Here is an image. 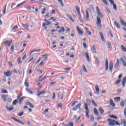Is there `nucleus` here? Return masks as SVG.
Wrapping results in <instances>:
<instances>
[{"label":"nucleus","instance_id":"f257e3e1","mask_svg":"<svg viewBox=\"0 0 126 126\" xmlns=\"http://www.w3.org/2000/svg\"><path fill=\"white\" fill-rule=\"evenodd\" d=\"M96 26L98 28H102V24H101V18L99 16H96Z\"/></svg>","mask_w":126,"mask_h":126},{"label":"nucleus","instance_id":"f03ea898","mask_svg":"<svg viewBox=\"0 0 126 126\" xmlns=\"http://www.w3.org/2000/svg\"><path fill=\"white\" fill-rule=\"evenodd\" d=\"M12 43V40H6L2 43V44L6 47H9Z\"/></svg>","mask_w":126,"mask_h":126},{"label":"nucleus","instance_id":"7ed1b4c3","mask_svg":"<svg viewBox=\"0 0 126 126\" xmlns=\"http://www.w3.org/2000/svg\"><path fill=\"white\" fill-rule=\"evenodd\" d=\"M107 121L109 122L108 123L109 126H116V121H115V120H113L111 119H108Z\"/></svg>","mask_w":126,"mask_h":126},{"label":"nucleus","instance_id":"20e7f679","mask_svg":"<svg viewBox=\"0 0 126 126\" xmlns=\"http://www.w3.org/2000/svg\"><path fill=\"white\" fill-rule=\"evenodd\" d=\"M95 9L96 10V13L97 15H98L99 17H101V18H102V17H103V14H102V13H101V10H100V9H99V7H98V6H96L95 7Z\"/></svg>","mask_w":126,"mask_h":126},{"label":"nucleus","instance_id":"39448f33","mask_svg":"<svg viewBox=\"0 0 126 126\" xmlns=\"http://www.w3.org/2000/svg\"><path fill=\"white\" fill-rule=\"evenodd\" d=\"M76 10L77 11V13H78V15L79 16V19H80V21H81L82 19V17H81V14L80 13V8L79 7L76 6L75 7Z\"/></svg>","mask_w":126,"mask_h":126},{"label":"nucleus","instance_id":"423d86ee","mask_svg":"<svg viewBox=\"0 0 126 126\" xmlns=\"http://www.w3.org/2000/svg\"><path fill=\"white\" fill-rule=\"evenodd\" d=\"M11 119H12V120H14V121H15V122H16L17 123H18L20 125H22V126H24L25 125L24 124V123H23L21 121H20V120H19L14 118V117H12Z\"/></svg>","mask_w":126,"mask_h":126},{"label":"nucleus","instance_id":"0eeeda50","mask_svg":"<svg viewBox=\"0 0 126 126\" xmlns=\"http://www.w3.org/2000/svg\"><path fill=\"white\" fill-rule=\"evenodd\" d=\"M113 67H114V63H113V61H110L109 62V70L110 72H112V71H113Z\"/></svg>","mask_w":126,"mask_h":126},{"label":"nucleus","instance_id":"6e6552de","mask_svg":"<svg viewBox=\"0 0 126 126\" xmlns=\"http://www.w3.org/2000/svg\"><path fill=\"white\" fill-rule=\"evenodd\" d=\"M81 107V104L79 103L77 105H76L75 107H73L72 110L73 111H77V110L79 109V108H80Z\"/></svg>","mask_w":126,"mask_h":126},{"label":"nucleus","instance_id":"1a4fd4ad","mask_svg":"<svg viewBox=\"0 0 126 126\" xmlns=\"http://www.w3.org/2000/svg\"><path fill=\"white\" fill-rule=\"evenodd\" d=\"M109 69V61H108V59L105 60V71H107Z\"/></svg>","mask_w":126,"mask_h":126},{"label":"nucleus","instance_id":"9d476101","mask_svg":"<svg viewBox=\"0 0 126 126\" xmlns=\"http://www.w3.org/2000/svg\"><path fill=\"white\" fill-rule=\"evenodd\" d=\"M77 31L78 32L79 35H82L83 34V32L80 30L78 26L76 27Z\"/></svg>","mask_w":126,"mask_h":126},{"label":"nucleus","instance_id":"9b49d317","mask_svg":"<svg viewBox=\"0 0 126 126\" xmlns=\"http://www.w3.org/2000/svg\"><path fill=\"white\" fill-rule=\"evenodd\" d=\"M22 27H23V28H25L26 30H29V26L24 24H21Z\"/></svg>","mask_w":126,"mask_h":126},{"label":"nucleus","instance_id":"f8f14e48","mask_svg":"<svg viewBox=\"0 0 126 126\" xmlns=\"http://www.w3.org/2000/svg\"><path fill=\"white\" fill-rule=\"evenodd\" d=\"M4 75H5V76H7V77H10V76H11V73H10V71H7L6 72L4 73Z\"/></svg>","mask_w":126,"mask_h":126},{"label":"nucleus","instance_id":"ddd939ff","mask_svg":"<svg viewBox=\"0 0 126 126\" xmlns=\"http://www.w3.org/2000/svg\"><path fill=\"white\" fill-rule=\"evenodd\" d=\"M92 51L93 53V54H96L97 53L96 50V47H95V45H93L92 48Z\"/></svg>","mask_w":126,"mask_h":126},{"label":"nucleus","instance_id":"4468645a","mask_svg":"<svg viewBox=\"0 0 126 126\" xmlns=\"http://www.w3.org/2000/svg\"><path fill=\"white\" fill-rule=\"evenodd\" d=\"M95 89L97 95H99L100 89L99 88V87H98V85H96L95 86Z\"/></svg>","mask_w":126,"mask_h":126},{"label":"nucleus","instance_id":"2eb2a0df","mask_svg":"<svg viewBox=\"0 0 126 126\" xmlns=\"http://www.w3.org/2000/svg\"><path fill=\"white\" fill-rule=\"evenodd\" d=\"M48 56L47 54H45V55H42V58H40L41 59H43V61H47V60H48Z\"/></svg>","mask_w":126,"mask_h":126},{"label":"nucleus","instance_id":"dca6fc26","mask_svg":"<svg viewBox=\"0 0 126 126\" xmlns=\"http://www.w3.org/2000/svg\"><path fill=\"white\" fill-rule=\"evenodd\" d=\"M2 99L4 101V102H6V98L8 97V95L7 94H3L2 95Z\"/></svg>","mask_w":126,"mask_h":126},{"label":"nucleus","instance_id":"f3484780","mask_svg":"<svg viewBox=\"0 0 126 126\" xmlns=\"http://www.w3.org/2000/svg\"><path fill=\"white\" fill-rule=\"evenodd\" d=\"M114 25H115L116 27H117V28L118 29H121V25L120 24H119V23L117 22V21L114 22Z\"/></svg>","mask_w":126,"mask_h":126},{"label":"nucleus","instance_id":"a211bd4d","mask_svg":"<svg viewBox=\"0 0 126 126\" xmlns=\"http://www.w3.org/2000/svg\"><path fill=\"white\" fill-rule=\"evenodd\" d=\"M120 61L122 62V64L124 65V66L126 67V61H125L124 59H123V58H120Z\"/></svg>","mask_w":126,"mask_h":126},{"label":"nucleus","instance_id":"6ab92c4d","mask_svg":"<svg viewBox=\"0 0 126 126\" xmlns=\"http://www.w3.org/2000/svg\"><path fill=\"white\" fill-rule=\"evenodd\" d=\"M110 105L112 106V107H115L116 106V104L114 103V101H113V99H110Z\"/></svg>","mask_w":126,"mask_h":126},{"label":"nucleus","instance_id":"aec40b11","mask_svg":"<svg viewBox=\"0 0 126 126\" xmlns=\"http://www.w3.org/2000/svg\"><path fill=\"white\" fill-rule=\"evenodd\" d=\"M46 22H48V23H44L42 25V27H45L46 26H48V25H51V24H52V23L49 21H46Z\"/></svg>","mask_w":126,"mask_h":126},{"label":"nucleus","instance_id":"412c9836","mask_svg":"<svg viewBox=\"0 0 126 126\" xmlns=\"http://www.w3.org/2000/svg\"><path fill=\"white\" fill-rule=\"evenodd\" d=\"M94 113L95 116H99V113H98V110L96 108L94 109Z\"/></svg>","mask_w":126,"mask_h":126},{"label":"nucleus","instance_id":"4be33fe9","mask_svg":"<svg viewBox=\"0 0 126 126\" xmlns=\"http://www.w3.org/2000/svg\"><path fill=\"white\" fill-rule=\"evenodd\" d=\"M27 105H28L29 106V107H30V108H32V109L34 108V105L31 103V102L28 101L27 103Z\"/></svg>","mask_w":126,"mask_h":126},{"label":"nucleus","instance_id":"5701e85b","mask_svg":"<svg viewBox=\"0 0 126 126\" xmlns=\"http://www.w3.org/2000/svg\"><path fill=\"white\" fill-rule=\"evenodd\" d=\"M86 17L88 20H89V12L87 10H86Z\"/></svg>","mask_w":126,"mask_h":126},{"label":"nucleus","instance_id":"b1692460","mask_svg":"<svg viewBox=\"0 0 126 126\" xmlns=\"http://www.w3.org/2000/svg\"><path fill=\"white\" fill-rule=\"evenodd\" d=\"M86 57L87 62H90V58H89V54H88V52H86Z\"/></svg>","mask_w":126,"mask_h":126},{"label":"nucleus","instance_id":"393cba45","mask_svg":"<svg viewBox=\"0 0 126 126\" xmlns=\"http://www.w3.org/2000/svg\"><path fill=\"white\" fill-rule=\"evenodd\" d=\"M67 17H68L72 22H74V20L72 19V17L70 16V15L67 14Z\"/></svg>","mask_w":126,"mask_h":126},{"label":"nucleus","instance_id":"a878e982","mask_svg":"<svg viewBox=\"0 0 126 126\" xmlns=\"http://www.w3.org/2000/svg\"><path fill=\"white\" fill-rule=\"evenodd\" d=\"M99 35L101 37V39L102 41H103V42H104V41H105V39L104 38V36L103 35V34L101 32H99Z\"/></svg>","mask_w":126,"mask_h":126},{"label":"nucleus","instance_id":"bb28decb","mask_svg":"<svg viewBox=\"0 0 126 126\" xmlns=\"http://www.w3.org/2000/svg\"><path fill=\"white\" fill-rule=\"evenodd\" d=\"M120 22H121L122 25H123V26H125L126 27V23L124 21V20H123V19L120 20Z\"/></svg>","mask_w":126,"mask_h":126},{"label":"nucleus","instance_id":"cd10ccee","mask_svg":"<svg viewBox=\"0 0 126 126\" xmlns=\"http://www.w3.org/2000/svg\"><path fill=\"white\" fill-rule=\"evenodd\" d=\"M119 64H120V60L117 59L116 64L115 65V67H116V68H118V67H119Z\"/></svg>","mask_w":126,"mask_h":126},{"label":"nucleus","instance_id":"c85d7f7f","mask_svg":"<svg viewBox=\"0 0 126 126\" xmlns=\"http://www.w3.org/2000/svg\"><path fill=\"white\" fill-rule=\"evenodd\" d=\"M44 94H45V91H42V92L37 94V96H40V95H44Z\"/></svg>","mask_w":126,"mask_h":126},{"label":"nucleus","instance_id":"c756f323","mask_svg":"<svg viewBox=\"0 0 126 126\" xmlns=\"http://www.w3.org/2000/svg\"><path fill=\"white\" fill-rule=\"evenodd\" d=\"M84 106H85V109L86 111H89V109L88 108V105L87 103H84Z\"/></svg>","mask_w":126,"mask_h":126},{"label":"nucleus","instance_id":"7c9ffc66","mask_svg":"<svg viewBox=\"0 0 126 126\" xmlns=\"http://www.w3.org/2000/svg\"><path fill=\"white\" fill-rule=\"evenodd\" d=\"M6 110H8L9 112H11V111H12V110H13V109H14V107L8 108V107L6 106Z\"/></svg>","mask_w":126,"mask_h":126},{"label":"nucleus","instance_id":"2f4dec72","mask_svg":"<svg viewBox=\"0 0 126 126\" xmlns=\"http://www.w3.org/2000/svg\"><path fill=\"white\" fill-rule=\"evenodd\" d=\"M26 91H27V92L29 93V94H31V95H32V94H33V92H32V91H30V90H28V89L26 88Z\"/></svg>","mask_w":126,"mask_h":126},{"label":"nucleus","instance_id":"473e14b6","mask_svg":"<svg viewBox=\"0 0 126 126\" xmlns=\"http://www.w3.org/2000/svg\"><path fill=\"white\" fill-rule=\"evenodd\" d=\"M98 111L100 113V114H103L104 113V109H102V107H100L99 108Z\"/></svg>","mask_w":126,"mask_h":126},{"label":"nucleus","instance_id":"72a5a7b5","mask_svg":"<svg viewBox=\"0 0 126 126\" xmlns=\"http://www.w3.org/2000/svg\"><path fill=\"white\" fill-rule=\"evenodd\" d=\"M24 98H25V96H23V97H22L19 98L20 104H21V103L22 102V100H23L24 99Z\"/></svg>","mask_w":126,"mask_h":126},{"label":"nucleus","instance_id":"f704fd0d","mask_svg":"<svg viewBox=\"0 0 126 126\" xmlns=\"http://www.w3.org/2000/svg\"><path fill=\"white\" fill-rule=\"evenodd\" d=\"M82 67L84 71H85V72H88L87 69H86V67H85V65H83L82 66Z\"/></svg>","mask_w":126,"mask_h":126},{"label":"nucleus","instance_id":"c9c22d12","mask_svg":"<svg viewBox=\"0 0 126 126\" xmlns=\"http://www.w3.org/2000/svg\"><path fill=\"white\" fill-rule=\"evenodd\" d=\"M126 77H124L122 80V84H126Z\"/></svg>","mask_w":126,"mask_h":126},{"label":"nucleus","instance_id":"e433bc0d","mask_svg":"<svg viewBox=\"0 0 126 126\" xmlns=\"http://www.w3.org/2000/svg\"><path fill=\"white\" fill-rule=\"evenodd\" d=\"M64 28L63 27L62 29L59 31V33H62V32H64Z\"/></svg>","mask_w":126,"mask_h":126},{"label":"nucleus","instance_id":"4c0bfd02","mask_svg":"<svg viewBox=\"0 0 126 126\" xmlns=\"http://www.w3.org/2000/svg\"><path fill=\"white\" fill-rule=\"evenodd\" d=\"M90 121L92 123H93L94 122V116L92 115L91 116V117H90Z\"/></svg>","mask_w":126,"mask_h":126},{"label":"nucleus","instance_id":"58836bf2","mask_svg":"<svg viewBox=\"0 0 126 126\" xmlns=\"http://www.w3.org/2000/svg\"><path fill=\"white\" fill-rule=\"evenodd\" d=\"M24 85L26 87H28V86H29V83L27 82V80H25Z\"/></svg>","mask_w":126,"mask_h":126},{"label":"nucleus","instance_id":"ea45409f","mask_svg":"<svg viewBox=\"0 0 126 126\" xmlns=\"http://www.w3.org/2000/svg\"><path fill=\"white\" fill-rule=\"evenodd\" d=\"M121 81H122V80L119 79V80H117L116 82H115V84L116 85H118V84H120V83L121 82Z\"/></svg>","mask_w":126,"mask_h":126},{"label":"nucleus","instance_id":"a19ab883","mask_svg":"<svg viewBox=\"0 0 126 126\" xmlns=\"http://www.w3.org/2000/svg\"><path fill=\"white\" fill-rule=\"evenodd\" d=\"M121 49H122L123 51L124 52H126V48L124 45H121Z\"/></svg>","mask_w":126,"mask_h":126},{"label":"nucleus","instance_id":"79ce46f5","mask_svg":"<svg viewBox=\"0 0 126 126\" xmlns=\"http://www.w3.org/2000/svg\"><path fill=\"white\" fill-rule=\"evenodd\" d=\"M59 97H61V99L63 100V94H61V93H59Z\"/></svg>","mask_w":126,"mask_h":126},{"label":"nucleus","instance_id":"37998d69","mask_svg":"<svg viewBox=\"0 0 126 126\" xmlns=\"http://www.w3.org/2000/svg\"><path fill=\"white\" fill-rule=\"evenodd\" d=\"M89 111H86L85 112L86 113V116L87 117V118H89Z\"/></svg>","mask_w":126,"mask_h":126},{"label":"nucleus","instance_id":"c03bdc74","mask_svg":"<svg viewBox=\"0 0 126 126\" xmlns=\"http://www.w3.org/2000/svg\"><path fill=\"white\" fill-rule=\"evenodd\" d=\"M92 103L94 105V107H97V104L94 100H92Z\"/></svg>","mask_w":126,"mask_h":126},{"label":"nucleus","instance_id":"a18cd8bd","mask_svg":"<svg viewBox=\"0 0 126 126\" xmlns=\"http://www.w3.org/2000/svg\"><path fill=\"white\" fill-rule=\"evenodd\" d=\"M120 105L121 107H125V101H122L120 103Z\"/></svg>","mask_w":126,"mask_h":126},{"label":"nucleus","instance_id":"49530a36","mask_svg":"<svg viewBox=\"0 0 126 126\" xmlns=\"http://www.w3.org/2000/svg\"><path fill=\"white\" fill-rule=\"evenodd\" d=\"M115 101L119 102V101H120V100H121V97H116L115 98Z\"/></svg>","mask_w":126,"mask_h":126},{"label":"nucleus","instance_id":"de8ad7c7","mask_svg":"<svg viewBox=\"0 0 126 126\" xmlns=\"http://www.w3.org/2000/svg\"><path fill=\"white\" fill-rule=\"evenodd\" d=\"M78 101H74L72 104L71 105V107H73L74 106H75V104H76V103H77Z\"/></svg>","mask_w":126,"mask_h":126},{"label":"nucleus","instance_id":"09e8293b","mask_svg":"<svg viewBox=\"0 0 126 126\" xmlns=\"http://www.w3.org/2000/svg\"><path fill=\"white\" fill-rule=\"evenodd\" d=\"M1 92H2V93H4V94H7V91H6V90H5V89H2L1 90Z\"/></svg>","mask_w":126,"mask_h":126},{"label":"nucleus","instance_id":"8fccbe9b","mask_svg":"<svg viewBox=\"0 0 126 126\" xmlns=\"http://www.w3.org/2000/svg\"><path fill=\"white\" fill-rule=\"evenodd\" d=\"M112 5L113 6V8H114V9L115 10H117V9H118L117 8V4H112Z\"/></svg>","mask_w":126,"mask_h":126},{"label":"nucleus","instance_id":"3c124183","mask_svg":"<svg viewBox=\"0 0 126 126\" xmlns=\"http://www.w3.org/2000/svg\"><path fill=\"white\" fill-rule=\"evenodd\" d=\"M59 2H60V4H61L62 6H63V0H58Z\"/></svg>","mask_w":126,"mask_h":126},{"label":"nucleus","instance_id":"603ef678","mask_svg":"<svg viewBox=\"0 0 126 126\" xmlns=\"http://www.w3.org/2000/svg\"><path fill=\"white\" fill-rule=\"evenodd\" d=\"M18 28V26H17V25H15L12 28V30H16Z\"/></svg>","mask_w":126,"mask_h":126},{"label":"nucleus","instance_id":"864d4df0","mask_svg":"<svg viewBox=\"0 0 126 126\" xmlns=\"http://www.w3.org/2000/svg\"><path fill=\"white\" fill-rule=\"evenodd\" d=\"M7 101L8 102H9V103H11V102H12V99H11V98H10V97H8L7 98Z\"/></svg>","mask_w":126,"mask_h":126},{"label":"nucleus","instance_id":"5fc2aeb1","mask_svg":"<svg viewBox=\"0 0 126 126\" xmlns=\"http://www.w3.org/2000/svg\"><path fill=\"white\" fill-rule=\"evenodd\" d=\"M18 63L19 64L22 63V61H21V59L20 58H18Z\"/></svg>","mask_w":126,"mask_h":126},{"label":"nucleus","instance_id":"6e6d98bb","mask_svg":"<svg viewBox=\"0 0 126 126\" xmlns=\"http://www.w3.org/2000/svg\"><path fill=\"white\" fill-rule=\"evenodd\" d=\"M102 1L105 4V5H108V3L107 2V0H102Z\"/></svg>","mask_w":126,"mask_h":126},{"label":"nucleus","instance_id":"4d7b16f0","mask_svg":"<svg viewBox=\"0 0 126 126\" xmlns=\"http://www.w3.org/2000/svg\"><path fill=\"white\" fill-rule=\"evenodd\" d=\"M17 99H15L13 101V105H16V104H17Z\"/></svg>","mask_w":126,"mask_h":126},{"label":"nucleus","instance_id":"13d9d810","mask_svg":"<svg viewBox=\"0 0 126 126\" xmlns=\"http://www.w3.org/2000/svg\"><path fill=\"white\" fill-rule=\"evenodd\" d=\"M24 2H25V1H24L19 4H18L17 6H16V7H19V6L22 5V4H23L24 3Z\"/></svg>","mask_w":126,"mask_h":126},{"label":"nucleus","instance_id":"bf43d9fd","mask_svg":"<svg viewBox=\"0 0 126 126\" xmlns=\"http://www.w3.org/2000/svg\"><path fill=\"white\" fill-rule=\"evenodd\" d=\"M108 33L110 35V37H111V38H113V33L111 31H109Z\"/></svg>","mask_w":126,"mask_h":126},{"label":"nucleus","instance_id":"052dcab7","mask_svg":"<svg viewBox=\"0 0 126 126\" xmlns=\"http://www.w3.org/2000/svg\"><path fill=\"white\" fill-rule=\"evenodd\" d=\"M95 63H96L97 64H99V59H98V58H95Z\"/></svg>","mask_w":126,"mask_h":126},{"label":"nucleus","instance_id":"680f3d73","mask_svg":"<svg viewBox=\"0 0 126 126\" xmlns=\"http://www.w3.org/2000/svg\"><path fill=\"white\" fill-rule=\"evenodd\" d=\"M110 118H111L112 119H117V117L114 115H111L110 116Z\"/></svg>","mask_w":126,"mask_h":126},{"label":"nucleus","instance_id":"e2e57ef3","mask_svg":"<svg viewBox=\"0 0 126 126\" xmlns=\"http://www.w3.org/2000/svg\"><path fill=\"white\" fill-rule=\"evenodd\" d=\"M124 126H126V121L125 119L123 120Z\"/></svg>","mask_w":126,"mask_h":126},{"label":"nucleus","instance_id":"0e129e2a","mask_svg":"<svg viewBox=\"0 0 126 126\" xmlns=\"http://www.w3.org/2000/svg\"><path fill=\"white\" fill-rule=\"evenodd\" d=\"M110 2L111 4H114L115 3L114 2V1L113 0H108Z\"/></svg>","mask_w":126,"mask_h":126},{"label":"nucleus","instance_id":"69168bd1","mask_svg":"<svg viewBox=\"0 0 126 126\" xmlns=\"http://www.w3.org/2000/svg\"><path fill=\"white\" fill-rule=\"evenodd\" d=\"M8 64H9V66H11V67H12V63H11V62H9Z\"/></svg>","mask_w":126,"mask_h":126},{"label":"nucleus","instance_id":"338daca9","mask_svg":"<svg viewBox=\"0 0 126 126\" xmlns=\"http://www.w3.org/2000/svg\"><path fill=\"white\" fill-rule=\"evenodd\" d=\"M18 117H21L23 116V112H21L20 114H18Z\"/></svg>","mask_w":126,"mask_h":126},{"label":"nucleus","instance_id":"774afa93","mask_svg":"<svg viewBox=\"0 0 126 126\" xmlns=\"http://www.w3.org/2000/svg\"><path fill=\"white\" fill-rule=\"evenodd\" d=\"M87 33L88 34V35H92V33H91V32H90L89 31H88L87 32Z\"/></svg>","mask_w":126,"mask_h":126}]
</instances>
